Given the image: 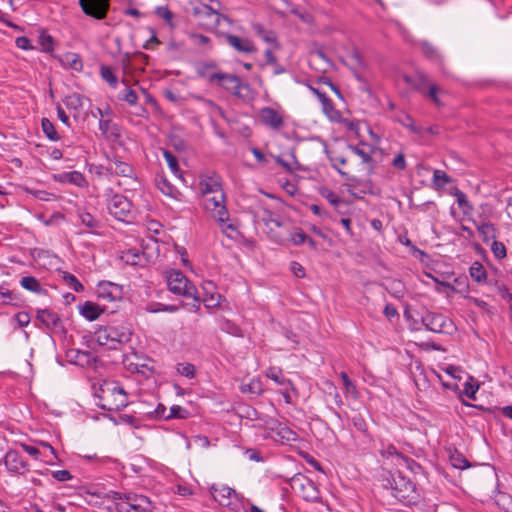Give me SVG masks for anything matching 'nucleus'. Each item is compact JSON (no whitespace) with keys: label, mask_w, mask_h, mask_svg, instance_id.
I'll list each match as a JSON object with an SVG mask.
<instances>
[{"label":"nucleus","mask_w":512,"mask_h":512,"mask_svg":"<svg viewBox=\"0 0 512 512\" xmlns=\"http://www.w3.org/2000/svg\"><path fill=\"white\" fill-rule=\"evenodd\" d=\"M145 310L150 313H158V312L175 313L179 310V308L176 305H166V304H162L159 302H151L146 305Z\"/></svg>","instance_id":"nucleus-39"},{"label":"nucleus","mask_w":512,"mask_h":512,"mask_svg":"<svg viewBox=\"0 0 512 512\" xmlns=\"http://www.w3.org/2000/svg\"><path fill=\"white\" fill-rule=\"evenodd\" d=\"M156 185L157 188L166 196H169L173 199H178L180 195L178 189L170 183V181L164 176L156 177Z\"/></svg>","instance_id":"nucleus-27"},{"label":"nucleus","mask_w":512,"mask_h":512,"mask_svg":"<svg viewBox=\"0 0 512 512\" xmlns=\"http://www.w3.org/2000/svg\"><path fill=\"white\" fill-rule=\"evenodd\" d=\"M190 413L187 409L179 406V405H173L170 408V413L166 416V420L170 419H187L189 417Z\"/></svg>","instance_id":"nucleus-49"},{"label":"nucleus","mask_w":512,"mask_h":512,"mask_svg":"<svg viewBox=\"0 0 512 512\" xmlns=\"http://www.w3.org/2000/svg\"><path fill=\"white\" fill-rule=\"evenodd\" d=\"M283 230L282 234L286 236V241L291 240L296 246L306 243V240L308 239V236L302 229L291 227L288 223L285 225Z\"/></svg>","instance_id":"nucleus-26"},{"label":"nucleus","mask_w":512,"mask_h":512,"mask_svg":"<svg viewBox=\"0 0 512 512\" xmlns=\"http://www.w3.org/2000/svg\"><path fill=\"white\" fill-rule=\"evenodd\" d=\"M94 396L99 399L96 405L106 411H120L127 407L128 396L119 382L103 380L94 385Z\"/></svg>","instance_id":"nucleus-1"},{"label":"nucleus","mask_w":512,"mask_h":512,"mask_svg":"<svg viewBox=\"0 0 512 512\" xmlns=\"http://www.w3.org/2000/svg\"><path fill=\"white\" fill-rule=\"evenodd\" d=\"M213 85L230 92L232 95L242 100L248 99L251 92V88L248 83L242 82L241 79L234 74L222 72L220 70Z\"/></svg>","instance_id":"nucleus-3"},{"label":"nucleus","mask_w":512,"mask_h":512,"mask_svg":"<svg viewBox=\"0 0 512 512\" xmlns=\"http://www.w3.org/2000/svg\"><path fill=\"white\" fill-rule=\"evenodd\" d=\"M204 209L213 213V217L224 224L229 219V213L225 206V193H215L213 196L206 195L203 203Z\"/></svg>","instance_id":"nucleus-7"},{"label":"nucleus","mask_w":512,"mask_h":512,"mask_svg":"<svg viewBox=\"0 0 512 512\" xmlns=\"http://www.w3.org/2000/svg\"><path fill=\"white\" fill-rule=\"evenodd\" d=\"M394 483L393 496L405 504H415L419 500V493L416 485L401 472L395 473L392 477Z\"/></svg>","instance_id":"nucleus-4"},{"label":"nucleus","mask_w":512,"mask_h":512,"mask_svg":"<svg viewBox=\"0 0 512 512\" xmlns=\"http://www.w3.org/2000/svg\"><path fill=\"white\" fill-rule=\"evenodd\" d=\"M259 118L263 125L272 130H280L284 126L282 115L271 107H263L259 112Z\"/></svg>","instance_id":"nucleus-14"},{"label":"nucleus","mask_w":512,"mask_h":512,"mask_svg":"<svg viewBox=\"0 0 512 512\" xmlns=\"http://www.w3.org/2000/svg\"><path fill=\"white\" fill-rule=\"evenodd\" d=\"M352 423L355 429L361 433H366L368 429L367 422L362 415H356L352 418Z\"/></svg>","instance_id":"nucleus-59"},{"label":"nucleus","mask_w":512,"mask_h":512,"mask_svg":"<svg viewBox=\"0 0 512 512\" xmlns=\"http://www.w3.org/2000/svg\"><path fill=\"white\" fill-rule=\"evenodd\" d=\"M20 284L24 289L37 294L45 292V290L41 287L39 281L33 276L22 277Z\"/></svg>","instance_id":"nucleus-38"},{"label":"nucleus","mask_w":512,"mask_h":512,"mask_svg":"<svg viewBox=\"0 0 512 512\" xmlns=\"http://www.w3.org/2000/svg\"><path fill=\"white\" fill-rule=\"evenodd\" d=\"M112 171V164L108 161L107 165H95L89 166V172L97 175L98 177L110 176Z\"/></svg>","instance_id":"nucleus-50"},{"label":"nucleus","mask_w":512,"mask_h":512,"mask_svg":"<svg viewBox=\"0 0 512 512\" xmlns=\"http://www.w3.org/2000/svg\"><path fill=\"white\" fill-rule=\"evenodd\" d=\"M340 377L343 381L345 391L354 398H356L358 396L356 384L352 380H350L346 372H341Z\"/></svg>","instance_id":"nucleus-52"},{"label":"nucleus","mask_w":512,"mask_h":512,"mask_svg":"<svg viewBox=\"0 0 512 512\" xmlns=\"http://www.w3.org/2000/svg\"><path fill=\"white\" fill-rule=\"evenodd\" d=\"M405 82L414 90L421 94H425L428 86L431 84L428 76L424 72H416L413 75L405 76Z\"/></svg>","instance_id":"nucleus-22"},{"label":"nucleus","mask_w":512,"mask_h":512,"mask_svg":"<svg viewBox=\"0 0 512 512\" xmlns=\"http://www.w3.org/2000/svg\"><path fill=\"white\" fill-rule=\"evenodd\" d=\"M66 61L69 67L75 71H80L83 68L81 57L76 53H69L66 55Z\"/></svg>","instance_id":"nucleus-54"},{"label":"nucleus","mask_w":512,"mask_h":512,"mask_svg":"<svg viewBox=\"0 0 512 512\" xmlns=\"http://www.w3.org/2000/svg\"><path fill=\"white\" fill-rule=\"evenodd\" d=\"M101 313L102 310L100 307L91 301H86L80 307V314L89 321L96 320L101 315Z\"/></svg>","instance_id":"nucleus-30"},{"label":"nucleus","mask_w":512,"mask_h":512,"mask_svg":"<svg viewBox=\"0 0 512 512\" xmlns=\"http://www.w3.org/2000/svg\"><path fill=\"white\" fill-rule=\"evenodd\" d=\"M421 322L427 330L433 333L452 334L456 329L452 320L440 313L427 311L421 317Z\"/></svg>","instance_id":"nucleus-6"},{"label":"nucleus","mask_w":512,"mask_h":512,"mask_svg":"<svg viewBox=\"0 0 512 512\" xmlns=\"http://www.w3.org/2000/svg\"><path fill=\"white\" fill-rule=\"evenodd\" d=\"M78 218L81 221L82 225L86 226L89 229H97L100 227L99 220L88 212H79Z\"/></svg>","instance_id":"nucleus-45"},{"label":"nucleus","mask_w":512,"mask_h":512,"mask_svg":"<svg viewBox=\"0 0 512 512\" xmlns=\"http://www.w3.org/2000/svg\"><path fill=\"white\" fill-rule=\"evenodd\" d=\"M40 49L43 52H52L54 49V39L46 31L42 30L38 37Z\"/></svg>","instance_id":"nucleus-41"},{"label":"nucleus","mask_w":512,"mask_h":512,"mask_svg":"<svg viewBox=\"0 0 512 512\" xmlns=\"http://www.w3.org/2000/svg\"><path fill=\"white\" fill-rule=\"evenodd\" d=\"M54 180L59 183H69L77 187H86L88 185L84 175L79 171L62 172L54 175Z\"/></svg>","instance_id":"nucleus-21"},{"label":"nucleus","mask_w":512,"mask_h":512,"mask_svg":"<svg viewBox=\"0 0 512 512\" xmlns=\"http://www.w3.org/2000/svg\"><path fill=\"white\" fill-rule=\"evenodd\" d=\"M112 164L111 175L122 176L126 178L136 179V173L132 165L122 161L118 157L108 158Z\"/></svg>","instance_id":"nucleus-20"},{"label":"nucleus","mask_w":512,"mask_h":512,"mask_svg":"<svg viewBox=\"0 0 512 512\" xmlns=\"http://www.w3.org/2000/svg\"><path fill=\"white\" fill-rule=\"evenodd\" d=\"M195 71L197 75L208 81L211 85L214 84L218 75V65L215 61H200L195 64Z\"/></svg>","instance_id":"nucleus-16"},{"label":"nucleus","mask_w":512,"mask_h":512,"mask_svg":"<svg viewBox=\"0 0 512 512\" xmlns=\"http://www.w3.org/2000/svg\"><path fill=\"white\" fill-rule=\"evenodd\" d=\"M132 329L130 325H108L100 327L95 332V339L99 345H109L117 349L116 344H125L131 340Z\"/></svg>","instance_id":"nucleus-2"},{"label":"nucleus","mask_w":512,"mask_h":512,"mask_svg":"<svg viewBox=\"0 0 512 512\" xmlns=\"http://www.w3.org/2000/svg\"><path fill=\"white\" fill-rule=\"evenodd\" d=\"M126 500H132L135 512H145L150 509V500L144 495L128 492Z\"/></svg>","instance_id":"nucleus-29"},{"label":"nucleus","mask_w":512,"mask_h":512,"mask_svg":"<svg viewBox=\"0 0 512 512\" xmlns=\"http://www.w3.org/2000/svg\"><path fill=\"white\" fill-rule=\"evenodd\" d=\"M321 195L336 209H338L339 206L344 203L343 200H341L339 196L332 190L325 189L321 192Z\"/></svg>","instance_id":"nucleus-56"},{"label":"nucleus","mask_w":512,"mask_h":512,"mask_svg":"<svg viewBox=\"0 0 512 512\" xmlns=\"http://www.w3.org/2000/svg\"><path fill=\"white\" fill-rule=\"evenodd\" d=\"M66 359L69 363L83 368L94 367L97 361L96 357L90 351L80 349H69L66 352Z\"/></svg>","instance_id":"nucleus-12"},{"label":"nucleus","mask_w":512,"mask_h":512,"mask_svg":"<svg viewBox=\"0 0 512 512\" xmlns=\"http://www.w3.org/2000/svg\"><path fill=\"white\" fill-rule=\"evenodd\" d=\"M199 188L204 196L221 192L223 191L222 178L215 172L201 175Z\"/></svg>","instance_id":"nucleus-13"},{"label":"nucleus","mask_w":512,"mask_h":512,"mask_svg":"<svg viewBox=\"0 0 512 512\" xmlns=\"http://www.w3.org/2000/svg\"><path fill=\"white\" fill-rule=\"evenodd\" d=\"M264 55H265L266 63L274 67V71H273L274 75H279V74L286 72L285 67H283L282 65H280L278 63L277 58L273 54L272 50L267 49L265 51Z\"/></svg>","instance_id":"nucleus-46"},{"label":"nucleus","mask_w":512,"mask_h":512,"mask_svg":"<svg viewBox=\"0 0 512 512\" xmlns=\"http://www.w3.org/2000/svg\"><path fill=\"white\" fill-rule=\"evenodd\" d=\"M267 377L273 380L276 384L286 387V389L291 385V381L284 376L282 370L279 368H269L267 371Z\"/></svg>","instance_id":"nucleus-36"},{"label":"nucleus","mask_w":512,"mask_h":512,"mask_svg":"<svg viewBox=\"0 0 512 512\" xmlns=\"http://www.w3.org/2000/svg\"><path fill=\"white\" fill-rule=\"evenodd\" d=\"M300 490L302 498L307 502L316 503L321 499L320 491L315 483L309 479H304V482L300 483Z\"/></svg>","instance_id":"nucleus-25"},{"label":"nucleus","mask_w":512,"mask_h":512,"mask_svg":"<svg viewBox=\"0 0 512 512\" xmlns=\"http://www.w3.org/2000/svg\"><path fill=\"white\" fill-rule=\"evenodd\" d=\"M100 74L103 80H105L112 88H116L118 86V77L113 72L112 68L109 66H101Z\"/></svg>","instance_id":"nucleus-43"},{"label":"nucleus","mask_w":512,"mask_h":512,"mask_svg":"<svg viewBox=\"0 0 512 512\" xmlns=\"http://www.w3.org/2000/svg\"><path fill=\"white\" fill-rule=\"evenodd\" d=\"M474 224L476 225V228L481 235L483 242L487 243L489 240H495L496 228L492 223L483 222L481 224H476V222H474Z\"/></svg>","instance_id":"nucleus-34"},{"label":"nucleus","mask_w":512,"mask_h":512,"mask_svg":"<svg viewBox=\"0 0 512 512\" xmlns=\"http://www.w3.org/2000/svg\"><path fill=\"white\" fill-rule=\"evenodd\" d=\"M109 213L117 220L125 221L131 212V202L121 194H114L107 204Z\"/></svg>","instance_id":"nucleus-9"},{"label":"nucleus","mask_w":512,"mask_h":512,"mask_svg":"<svg viewBox=\"0 0 512 512\" xmlns=\"http://www.w3.org/2000/svg\"><path fill=\"white\" fill-rule=\"evenodd\" d=\"M262 221L269 228V236L270 238L278 243L284 245L286 242V236L282 234L281 231H276L277 229H284L287 223L282 222L275 214L269 210H264Z\"/></svg>","instance_id":"nucleus-10"},{"label":"nucleus","mask_w":512,"mask_h":512,"mask_svg":"<svg viewBox=\"0 0 512 512\" xmlns=\"http://www.w3.org/2000/svg\"><path fill=\"white\" fill-rule=\"evenodd\" d=\"M99 130L102 136L108 141L115 142L121 137L120 126L110 119H100Z\"/></svg>","instance_id":"nucleus-19"},{"label":"nucleus","mask_w":512,"mask_h":512,"mask_svg":"<svg viewBox=\"0 0 512 512\" xmlns=\"http://www.w3.org/2000/svg\"><path fill=\"white\" fill-rule=\"evenodd\" d=\"M204 297L202 301L206 308H214L220 305L221 295L215 292V285L212 281H207L203 284Z\"/></svg>","instance_id":"nucleus-24"},{"label":"nucleus","mask_w":512,"mask_h":512,"mask_svg":"<svg viewBox=\"0 0 512 512\" xmlns=\"http://www.w3.org/2000/svg\"><path fill=\"white\" fill-rule=\"evenodd\" d=\"M122 99L128 102L130 105H135L137 103L138 96L133 89L126 88L124 90Z\"/></svg>","instance_id":"nucleus-64"},{"label":"nucleus","mask_w":512,"mask_h":512,"mask_svg":"<svg viewBox=\"0 0 512 512\" xmlns=\"http://www.w3.org/2000/svg\"><path fill=\"white\" fill-rule=\"evenodd\" d=\"M168 289L180 296L196 299V286L180 270H172L167 275Z\"/></svg>","instance_id":"nucleus-5"},{"label":"nucleus","mask_w":512,"mask_h":512,"mask_svg":"<svg viewBox=\"0 0 512 512\" xmlns=\"http://www.w3.org/2000/svg\"><path fill=\"white\" fill-rule=\"evenodd\" d=\"M0 296L3 299L4 305L11 304V302L16 298L14 293L5 285L0 286Z\"/></svg>","instance_id":"nucleus-62"},{"label":"nucleus","mask_w":512,"mask_h":512,"mask_svg":"<svg viewBox=\"0 0 512 512\" xmlns=\"http://www.w3.org/2000/svg\"><path fill=\"white\" fill-rule=\"evenodd\" d=\"M380 454L384 458H391L394 456L404 458L403 454L398 452L397 448L393 444H387L383 446L380 450Z\"/></svg>","instance_id":"nucleus-58"},{"label":"nucleus","mask_w":512,"mask_h":512,"mask_svg":"<svg viewBox=\"0 0 512 512\" xmlns=\"http://www.w3.org/2000/svg\"><path fill=\"white\" fill-rule=\"evenodd\" d=\"M253 31L266 43L275 44L277 46V38L273 31H268L260 23H255L252 26Z\"/></svg>","instance_id":"nucleus-35"},{"label":"nucleus","mask_w":512,"mask_h":512,"mask_svg":"<svg viewBox=\"0 0 512 512\" xmlns=\"http://www.w3.org/2000/svg\"><path fill=\"white\" fill-rule=\"evenodd\" d=\"M440 92V89L435 84H430L426 90L425 94H422L424 97L428 98L430 101H432L435 105L441 106L442 102L438 97V94Z\"/></svg>","instance_id":"nucleus-53"},{"label":"nucleus","mask_w":512,"mask_h":512,"mask_svg":"<svg viewBox=\"0 0 512 512\" xmlns=\"http://www.w3.org/2000/svg\"><path fill=\"white\" fill-rule=\"evenodd\" d=\"M177 372L186 378L192 379L195 377L196 374V368L191 363H178L176 367Z\"/></svg>","instance_id":"nucleus-48"},{"label":"nucleus","mask_w":512,"mask_h":512,"mask_svg":"<svg viewBox=\"0 0 512 512\" xmlns=\"http://www.w3.org/2000/svg\"><path fill=\"white\" fill-rule=\"evenodd\" d=\"M163 156L171 170V172L178 177H181V170L178 164L177 157L170 151L165 150Z\"/></svg>","instance_id":"nucleus-44"},{"label":"nucleus","mask_w":512,"mask_h":512,"mask_svg":"<svg viewBox=\"0 0 512 512\" xmlns=\"http://www.w3.org/2000/svg\"><path fill=\"white\" fill-rule=\"evenodd\" d=\"M128 492L110 491L106 498L111 500L117 512H135L132 500H126Z\"/></svg>","instance_id":"nucleus-17"},{"label":"nucleus","mask_w":512,"mask_h":512,"mask_svg":"<svg viewBox=\"0 0 512 512\" xmlns=\"http://www.w3.org/2000/svg\"><path fill=\"white\" fill-rule=\"evenodd\" d=\"M41 128L45 136L51 141L60 140V135L55 129L54 124L47 118H43L41 121Z\"/></svg>","instance_id":"nucleus-40"},{"label":"nucleus","mask_w":512,"mask_h":512,"mask_svg":"<svg viewBox=\"0 0 512 512\" xmlns=\"http://www.w3.org/2000/svg\"><path fill=\"white\" fill-rule=\"evenodd\" d=\"M37 319L49 330L58 331L62 328V321L58 314L49 309L38 310Z\"/></svg>","instance_id":"nucleus-18"},{"label":"nucleus","mask_w":512,"mask_h":512,"mask_svg":"<svg viewBox=\"0 0 512 512\" xmlns=\"http://www.w3.org/2000/svg\"><path fill=\"white\" fill-rule=\"evenodd\" d=\"M450 463L454 468L465 469L470 466L468 460L459 452H454L450 455Z\"/></svg>","instance_id":"nucleus-47"},{"label":"nucleus","mask_w":512,"mask_h":512,"mask_svg":"<svg viewBox=\"0 0 512 512\" xmlns=\"http://www.w3.org/2000/svg\"><path fill=\"white\" fill-rule=\"evenodd\" d=\"M469 273L477 283H484L487 279V272L480 262H474L469 268Z\"/></svg>","instance_id":"nucleus-37"},{"label":"nucleus","mask_w":512,"mask_h":512,"mask_svg":"<svg viewBox=\"0 0 512 512\" xmlns=\"http://www.w3.org/2000/svg\"><path fill=\"white\" fill-rule=\"evenodd\" d=\"M222 37L226 43L239 54H253L256 52V47L248 38L239 37L231 33H222Z\"/></svg>","instance_id":"nucleus-11"},{"label":"nucleus","mask_w":512,"mask_h":512,"mask_svg":"<svg viewBox=\"0 0 512 512\" xmlns=\"http://www.w3.org/2000/svg\"><path fill=\"white\" fill-rule=\"evenodd\" d=\"M241 392L245 394L260 395L263 392L262 383L258 379H252L247 384H242Z\"/></svg>","instance_id":"nucleus-42"},{"label":"nucleus","mask_w":512,"mask_h":512,"mask_svg":"<svg viewBox=\"0 0 512 512\" xmlns=\"http://www.w3.org/2000/svg\"><path fill=\"white\" fill-rule=\"evenodd\" d=\"M293 159V163H289L282 159L281 157L276 158V162L281 165L287 172H292L294 169H297L299 166V163L296 160V157L294 154L291 155Z\"/></svg>","instance_id":"nucleus-60"},{"label":"nucleus","mask_w":512,"mask_h":512,"mask_svg":"<svg viewBox=\"0 0 512 512\" xmlns=\"http://www.w3.org/2000/svg\"><path fill=\"white\" fill-rule=\"evenodd\" d=\"M97 295L100 299L115 301L121 299L122 289L118 284L109 281H101L97 286Z\"/></svg>","instance_id":"nucleus-15"},{"label":"nucleus","mask_w":512,"mask_h":512,"mask_svg":"<svg viewBox=\"0 0 512 512\" xmlns=\"http://www.w3.org/2000/svg\"><path fill=\"white\" fill-rule=\"evenodd\" d=\"M395 121L407 128L411 133L422 135L424 129L415 124L414 119L407 113L401 112L395 117Z\"/></svg>","instance_id":"nucleus-28"},{"label":"nucleus","mask_w":512,"mask_h":512,"mask_svg":"<svg viewBox=\"0 0 512 512\" xmlns=\"http://www.w3.org/2000/svg\"><path fill=\"white\" fill-rule=\"evenodd\" d=\"M84 97L79 94H73L67 98L66 105L68 108L77 109L83 106Z\"/></svg>","instance_id":"nucleus-61"},{"label":"nucleus","mask_w":512,"mask_h":512,"mask_svg":"<svg viewBox=\"0 0 512 512\" xmlns=\"http://www.w3.org/2000/svg\"><path fill=\"white\" fill-rule=\"evenodd\" d=\"M350 149L352 150V152L354 154H356L357 156H359L361 158L363 163H372L373 162V159H372L373 148L370 145H368L364 142H360L356 146H350Z\"/></svg>","instance_id":"nucleus-31"},{"label":"nucleus","mask_w":512,"mask_h":512,"mask_svg":"<svg viewBox=\"0 0 512 512\" xmlns=\"http://www.w3.org/2000/svg\"><path fill=\"white\" fill-rule=\"evenodd\" d=\"M277 435L287 442L296 441L298 438V435L286 426L280 427L277 431Z\"/></svg>","instance_id":"nucleus-57"},{"label":"nucleus","mask_w":512,"mask_h":512,"mask_svg":"<svg viewBox=\"0 0 512 512\" xmlns=\"http://www.w3.org/2000/svg\"><path fill=\"white\" fill-rule=\"evenodd\" d=\"M5 465L9 471L19 473L26 469L27 463L16 450H9L5 455Z\"/></svg>","instance_id":"nucleus-23"},{"label":"nucleus","mask_w":512,"mask_h":512,"mask_svg":"<svg viewBox=\"0 0 512 512\" xmlns=\"http://www.w3.org/2000/svg\"><path fill=\"white\" fill-rule=\"evenodd\" d=\"M307 87L309 90L319 99V101L322 104L323 112L327 115H329L331 112L334 111V105L330 98L327 97V95L324 92H321L319 89L311 86L310 84H307Z\"/></svg>","instance_id":"nucleus-33"},{"label":"nucleus","mask_w":512,"mask_h":512,"mask_svg":"<svg viewBox=\"0 0 512 512\" xmlns=\"http://www.w3.org/2000/svg\"><path fill=\"white\" fill-rule=\"evenodd\" d=\"M491 251H492L493 255L495 256V258H497L498 260L505 258L507 255V250H506L505 245L502 242L497 241V240H493V242L491 244Z\"/></svg>","instance_id":"nucleus-55"},{"label":"nucleus","mask_w":512,"mask_h":512,"mask_svg":"<svg viewBox=\"0 0 512 512\" xmlns=\"http://www.w3.org/2000/svg\"><path fill=\"white\" fill-rule=\"evenodd\" d=\"M64 282L75 292H81L84 290L83 285L79 282V280L71 273L64 272L63 273Z\"/></svg>","instance_id":"nucleus-51"},{"label":"nucleus","mask_w":512,"mask_h":512,"mask_svg":"<svg viewBox=\"0 0 512 512\" xmlns=\"http://www.w3.org/2000/svg\"><path fill=\"white\" fill-rule=\"evenodd\" d=\"M41 446L43 448L42 454H44V457L47 458L45 461L52 463V460L57 458L55 449L49 443L42 442Z\"/></svg>","instance_id":"nucleus-63"},{"label":"nucleus","mask_w":512,"mask_h":512,"mask_svg":"<svg viewBox=\"0 0 512 512\" xmlns=\"http://www.w3.org/2000/svg\"><path fill=\"white\" fill-rule=\"evenodd\" d=\"M111 0H79L82 12L95 20H104L110 10Z\"/></svg>","instance_id":"nucleus-8"},{"label":"nucleus","mask_w":512,"mask_h":512,"mask_svg":"<svg viewBox=\"0 0 512 512\" xmlns=\"http://www.w3.org/2000/svg\"><path fill=\"white\" fill-rule=\"evenodd\" d=\"M422 54L429 60L441 63L442 56L438 49L428 41H421L419 43Z\"/></svg>","instance_id":"nucleus-32"}]
</instances>
